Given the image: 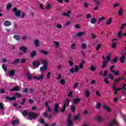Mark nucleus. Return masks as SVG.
Instances as JSON below:
<instances>
[{
	"label": "nucleus",
	"instance_id": "39448f33",
	"mask_svg": "<svg viewBox=\"0 0 126 126\" xmlns=\"http://www.w3.org/2000/svg\"><path fill=\"white\" fill-rule=\"evenodd\" d=\"M13 11L14 12L15 15L17 16V17H20V15H21V12L20 10H17L16 7L13 8Z\"/></svg>",
	"mask_w": 126,
	"mask_h": 126
},
{
	"label": "nucleus",
	"instance_id": "6e6552de",
	"mask_svg": "<svg viewBox=\"0 0 126 126\" xmlns=\"http://www.w3.org/2000/svg\"><path fill=\"white\" fill-rule=\"evenodd\" d=\"M71 117V114H69L68 118L67 119V125L68 126H72V122L70 120V117Z\"/></svg>",
	"mask_w": 126,
	"mask_h": 126
},
{
	"label": "nucleus",
	"instance_id": "5fc2aeb1",
	"mask_svg": "<svg viewBox=\"0 0 126 126\" xmlns=\"http://www.w3.org/2000/svg\"><path fill=\"white\" fill-rule=\"evenodd\" d=\"M104 82H105V84H109L110 82H109V79L108 78H105Z\"/></svg>",
	"mask_w": 126,
	"mask_h": 126
},
{
	"label": "nucleus",
	"instance_id": "2f4dec72",
	"mask_svg": "<svg viewBox=\"0 0 126 126\" xmlns=\"http://www.w3.org/2000/svg\"><path fill=\"white\" fill-rule=\"evenodd\" d=\"M73 101L75 104H78V103L80 102V98H74Z\"/></svg>",
	"mask_w": 126,
	"mask_h": 126
},
{
	"label": "nucleus",
	"instance_id": "c03bdc74",
	"mask_svg": "<svg viewBox=\"0 0 126 126\" xmlns=\"http://www.w3.org/2000/svg\"><path fill=\"white\" fill-rule=\"evenodd\" d=\"M79 68H80L78 66H76V65L75 66L74 70L76 73H77L78 72V71H79Z\"/></svg>",
	"mask_w": 126,
	"mask_h": 126
},
{
	"label": "nucleus",
	"instance_id": "69168bd1",
	"mask_svg": "<svg viewBox=\"0 0 126 126\" xmlns=\"http://www.w3.org/2000/svg\"><path fill=\"white\" fill-rule=\"evenodd\" d=\"M95 94L98 97H101V94H100V92H99V91H96L95 92Z\"/></svg>",
	"mask_w": 126,
	"mask_h": 126
},
{
	"label": "nucleus",
	"instance_id": "a19ab883",
	"mask_svg": "<svg viewBox=\"0 0 126 126\" xmlns=\"http://www.w3.org/2000/svg\"><path fill=\"white\" fill-rule=\"evenodd\" d=\"M35 55H36V51H33L31 53V58H34V57H35Z\"/></svg>",
	"mask_w": 126,
	"mask_h": 126
},
{
	"label": "nucleus",
	"instance_id": "09e8293b",
	"mask_svg": "<svg viewBox=\"0 0 126 126\" xmlns=\"http://www.w3.org/2000/svg\"><path fill=\"white\" fill-rule=\"evenodd\" d=\"M19 63V59H17L15 61H14L12 63V64H17V63Z\"/></svg>",
	"mask_w": 126,
	"mask_h": 126
},
{
	"label": "nucleus",
	"instance_id": "37998d69",
	"mask_svg": "<svg viewBox=\"0 0 126 126\" xmlns=\"http://www.w3.org/2000/svg\"><path fill=\"white\" fill-rule=\"evenodd\" d=\"M71 48L72 50H75L76 49V44L73 43L71 45Z\"/></svg>",
	"mask_w": 126,
	"mask_h": 126
},
{
	"label": "nucleus",
	"instance_id": "4d7b16f0",
	"mask_svg": "<svg viewBox=\"0 0 126 126\" xmlns=\"http://www.w3.org/2000/svg\"><path fill=\"white\" fill-rule=\"evenodd\" d=\"M101 103L100 102H98L97 104H96V108L97 109H100V107H101Z\"/></svg>",
	"mask_w": 126,
	"mask_h": 126
},
{
	"label": "nucleus",
	"instance_id": "4be33fe9",
	"mask_svg": "<svg viewBox=\"0 0 126 126\" xmlns=\"http://www.w3.org/2000/svg\"><path fill=\"white\" fill-rule=\"evenodd\" d=\"M59 104L56 103L55 105V107H54V112L55 113H56V114H57V113H58V112H59Z\"/></svg>",
	"mask_w": 126,
	"mask_h": 126
},
{
	"label": "nucleus",
	"instance_id": "6e6d98bb",
	"mask_svg": "<svg viewBox=\"0 0 126 126\" xmlns=\"http://www.w3.org/2000/svg\"><path fill=\"white\" fill-rule=\"evenodd\" d=\"M101 44H99L96 46V51H99V50H100V48H101Z\"/></svg>",
	"mask_w": 126,
	"mask_h": 126
},
{
	"label": "nucleus",
	"instance_id": "0e129e2a",
	"mask_svg": "<svg viewBox=\"0 0 126 126\" xmlns=\"http://www.w3.org/2000/svg\"><path fill=\"white\" fill-rule=\"evenodd\" d=\"M68 97H72V91H70L67 94Z\"/></svg>",
	"mask_w": 126,
	"mask_h": 126
},
{
	"label": "nucleus",
	"instance_id": "f03ea898",
	"mask_svg": "<svg viewBox=\"0 0 126 126\" xmlns=\"http://www.w3.org/2000/svg\"><path fill=\"white\" fill-rule=\"evenodd\" d=\"M112 88H113L114 91H115L114 92V93L116 94H118V92L117 91H119V90H123V91H125V90H126V84L123 85L122 88H116V85H113L112 86Z\"/></svg>",
	"mask_w": 126,
	"mask_h": 126
},
{
	"label": "nucleus",
	"instance_id": "de8ad7c7",
	"mask_svg": "<svg viewBox=\"0 0 126 126\" xmlns=\"http://www.w3.org/2000/svg\"><path fill=\"white\" fill-rule=\"evenodd\" d=\"M118 62V58L116 57L113 59L112 61L111 62V63H115Z\"/></svg>",
	"mask_w": 126,
	"mask_h": 126
},
{
	"label": "nucleus",
	"instance_id": "7c9ffc66",
	"mask_svg": "<svg viewBox=\"0 0 126 126\" xmlns=\"http://www.w3.org/2000/svg\"><path fill=\"white\" fill-rule=\"evenodd\" d=\"M47 66H44L43 67H41L40 68V71L41 72H43V71H45L47 70Z\"/></svg>",
	"mask_w": 126,
	"mask_h": 126
},
{
	"label": "nucleus",
	"instance_id": "ddd939ff",
	"mask_svg": "<svg viewBox=\"0 0 126 126\" xmlns=\"http://www.w3.org/2000/svg\"><path fill=\"white\" fill-rule=\"evenodd\" d=\"M33 78L34 79H36V80L41 81V80H43V79H44V74H42L39 77H34Z\"/></svg>",
	"mask_w": 126,
	"mask_h": 126
},
{
	"label": "nucleus",
	"instance_id": "8fccbe9b",
	"mask_svg": "<svg viewBox=\"0 0 126 126\" xmlns=\"http://www.w3.org/2000/svg\"><path fill=\"white\" fill-rule=\"evenodd\" d=\"M60 83L62 85H64V84H65V80H64V79H61L60 81Z\"/></svg>",
	"mask_w": 126,
	"mask_h": 126
},
{
	"label": "nucleus",
	"instance_id": "473e14b6",
	"mask_svg": "<svg viewBox=\"0 0 126 126\" xmlns=\"http://www.w3.org/2000/svg\"><path fill=\"white\" fill-rule=\"evenodd\" d=\"M112 56L111 54H109L107 55V56L106 57V60L105 61H106V62H110V61H111V57Z\"/></svg>",
	"mask_w": 126,
	"mask_h": 126
},
{
	"label": "nucleus",
	"instance_id": "a878e982",
	"mask_svg": "<svg viewBox=\"0 0 126 126\" xmlns=\"http://www.w3.org/2000/svg\"><path fill=\"white\" fill-rule=\"evenodd\" d=\"M20 50L22 51L24 53H26L27 52V48H26L25 46L20 47Z\"/></svg>",
	"mask_w": 126,
	"mask_h": 126
},
{
	"label": "nucleus",
	"instance_id": "bb28decb",
	"mask_svg": "<svg viewBox=\"0 0 126 126\" xmlns=\"http://www.w3.org/2000/svg\"><path fill=\"white\" fill-rule=\"evenodd\" d=\"M96 21H97V19L95 17H93L91 19V24H95L96 23Z\"/></svg>",
	"mask_w": 126,
	"mask_h": 126
},
{
	"label": "nucleus",
	"instance_id": "58836bf2",
	"mask_svg": "<svg viewBox=\"0 0 126 126\" xmlns=\"http://www.w3.org/2000/svg\"><path fill=\"white\" fill-rule=\"evenodd\" d=\"M40 53H41V54H43V55H45V56L49 55V52L44 50H41Z\"/></svg>",
	"mask_w": 126,
	"mask_h": 126
},
{
	"label": "nucleus",
	"instance_id": "4468645a",
	"mask_svg": "<svg viewBox=\"0 0 126 126\" xmlns=\"http://www.w3.org/2000/svg\"><path fill=\"white\" fill-rule=\"evenodd\" d=\"M39 62L40 63H42V64L45 66H47V65L48 64V61L47 60H43V59H39Z\"/></svg>",
	"mask_w": 126,
	"mask_h": 126
},
{
	"label": "nucleus",
	"instance_id": "f3484780",
	"mask_svg": "<svg viewBox=\"0 0 126 126\" xmlns=\"http://www.w3.org/2000/svg\"><path fill=\"white\" fill-rule=\"evenodd\" d=\"M6 99L8 100V101H14V100H16V97L15 96H13V97L6 96Z\"/></svg>",
	"mask_w": 126,
	"mask_h": 126
},
{
	"label": "nucleus",
	"instance_id": "79ce46f5",
	"mask_svg": "<svg viewBox=\"0 0 126 126\" xmlns=\"http://www.w3.org/2000/svg\"><path fill=\"white\" fill-rule=\"evenodd\" d=\"M71 23V21H67L65 24H64V26H69Z\"/></svg>",
	"mask_w": 126,
	"mask_h": 126
},
{
	"label": "nucleus",
	"instance_id": "6ab92c4d",
	"mask_svg": "<svg viewBox=\"0 0 126 126\" xmlns=\"http://www.w3.org/2000/svg\"><path fill=\"white\" fill-rule=\"evenodd\" d=\"M3 25L6 27H8V26H10V25H11V23L9 21H5L3 23Z\"/></svg>",
	"mask_w": 126,
	"mask_h": 126
},
{
	"label": "nucleus",
	"instance_id": "f257e3e1",
	"mask_svg": "<svg viewBox=\"0 0 126 126\" xmlns=\"http://www.w3.org/2000/svg\"><path fill=\"white\" fill-rule=\"evenodd\" d=\"M22 115L24 117L28 116L29 118V120H33L37 118V115H36L35 113L32 112H28V110H27L22 112Z\"/></svg>",
	"mask_w": 126,
	"mask_h": 126
},
{
	"label": "nucleus",
	"instance_id": "338daca9",
	"mask_svg": "<svg viewBox=\"0 0 126 126\" xmlns=\"http://www.w3.org/2000/svg\"><path fill=\"white\" fill-rule=\"evenodd\" d=\"M90 18H91V14H87L86 19H90Z\"/></svg>",
	"mask_w": 126,
	"mask_h": 126
},
{
	"label": "nucleus",
	"instance_id": "49530a36",
	"mask_svg": "<svg viewBox=\"0 0 126 126\" xmlns=\"http://www.w3.org/2000/svg\"><path fill=\"white\" fill-rule=\"evenodd\" d=\"M84 7H85V8H88V7H89V4H88L87 2H85L84 3Z\"/></svg>",
	"mask_w": 126,
	"mask_h": 126
},
{
	"label": "nucleus",
	"instance_id": "412c9836",
	"mask_svg": "<svg viewBox=\"0 0 126 126\" xmlns=\"http://www.w3.org/2000/svg\"><path fill=\"white\" fill-rule=\"evenodd\" d=\"M108 62L106 60H104L102 62V68H105L107 65H108Z\"/></svg>",
	"mask_w": 126,
	"mask_h": 126
},
{
	"label": "nucleus",
	"instance_id": "3c124183",
	"mask_svg": "<svg viewBox=\"0 0 126 126\" xmlns=\"http://www.w3.org/2000/svg\"><path fill=\"white\" fill-rule=\"evenodd\" d=\"M90 69L92 71H95V70H96V67L94 66H91Z\"/></svg>",
	"mask_w": 126,
	"mask_h": 126
},
{
	"label": "nucleus",
	"instance_id": "a211bd4d",
	"mask_svg": "<svg viewBox=\"0 0 126 126\" xmlns=\"http://www.w3.org/2000/svg\"><path fill=\"white\" fill-rule=\"evenodd\" d=\"M71 11L70 10L67 11V13L64 12L63 13V16H66V17H69Z\"/></svg>",
	"mask_w": 126,
	"mask_h": 126
},
{
	"label": "nucleus",
	"instance_id": "052dcab7",
	"mask_svg": "<svg viewBox=\"0 0 126 126\" xmlns=\"http://www.w3.org/2000/svg\"><path fill=\"white\" fill-rule=\"evenodd\" d=\"M11 6H12L11 4H8L6 6V9H9Z\"/></svg>",
	"mask_w": 126,
	"mask_h": 126
},
{
	"label": "nucleus",
	"instance_id": "1a4fd4ad",
	"mask_svg": "<svg viewBox=\"0 0 126 126\" xmlns=\"http://www.w3.org/2000/svg\"><path fill=\"white\" fill-rule=\"evenodd\" d=\"M53 44L54 45L55 48L56 49H59L60 47H61V42L57 41H54Z\"/></svg>",
	"mask_w": 126,
	"mask_h": 126
},
{
	"label": "nucleus",
	"instance_id": "9b49d317",
	"mask_svg": "<svg viewBox=\"0 0 126 126\" xmlns=\"http://www.w3.org/2000/svg\"><path fill=\"white\" fill-rule=\"evenodd\" d=\"M115 125H118V122H117V120L116 119H114L110 122L109 126H115Z\"/></svg>",
	"mask_w": 126,
	"mask_h": 126
},
{
	"label": "nucleus",
	"instance_id": "7ed1b4c3",
	"mask_svg": "<svg viewBox=\"0 0 126 126\" xmlns=\"http://www.w3.org/2000/svg\"><path fill=\"white\" fill-rule=\"evenodd\" d=\"M45 106L47 109V111H45L44 113H43V116L45 117V118H49V119H51V118H52V116L47 115L48 112H51V108L49 107V103L48 102H46Z\"/></svg>",
	"mask_w": 126,
	"mask_h": 126
},
{
	"label": "nucleus",
	"instance_id": "bf43d9fd",
	"mask_svg": "<svg viewBox=\"0 0 126 126\" xmlns=\"http://www.w3.org/2000/svg\"><path fill=\"white\" fill-rule=\"evenodd\" d=\"M2 67L3 69L4 70V71H6L7 68H6V66H5V64H3L2 65Z\"/></svg>",
	"mask_w": 126,
	"mask_h": 126
},
{
	"label": "nucleus",
	"instance_id": "f8f14e48",
	"mask_svg": "<svg viewBox=\"0 0 126 126\" xmlns=\"http://www.w3.org/2000/svg\"><path fill=\"white\" fill-rule=\"evenodd\" d=\"M115 41H118V39H113L112 40V48H113V49L116 48L118 44V43L115 42Z\"/></svg>",
	"mask_w": 126,
	"mask_h": 126
},
{
	"label": "nucleus",
	"instance_id": "72a5a7b5",
	"mask_svg": "<svg viewBox=\"0 0 126 126\" xmlns=\"http://www.w3.org/2000/svg\"><path fill=\"white\" fill-rule=\"evenodd\" d=\"M112 21H113V18H112V17L109 18V19L106 22V25H110V24H111V23H112Z\"/></svg>",
	"mask_w": 126,
	"mask_h": 126
},
{
	"label": "nucleus",
	"instance_id": "e2e57ef3",
	"mask_svg": "<svg viewBox=\"0 0 126 126\" xmlns=\"http://www.w3.org/2000/svg\"><path fill=\"white\" fill-rule=\"evenodd\" d=\"M68 63L70 65V66H73V62H72V61H69Z\"/></svg>",
	"mask_w": 126,
	"mask_h": 126
},
{
	"label": "nucleus",
	"instance_id": "4c0bfd02",
	"mask_svg": "<svg viewBox=\"0 0 126 126\" xmlns=\"http://www.w3.org/2000/svg\"><path fill=\"white\" fill-rule=\"evenodd\" d=\"M10 91H19V87L16 86L13 89H11Z\"/></svg>",
	"mask_w": 126,
	"mask_h": 126
},
{
	"label": "nucleus",
	"instance_id": "a18cd8bd",
	"mask_svg": "<svg viewBox=\"0 0 126 126\" xmlns=\"http://www.w3.org/2000/svg\"><path fill=\"white\" fill-rule=\"evenodd\" d=\"M97 120L98 122H102V121H103V118L100 116H98L97 117Z\"/></svg>",
	"mask_w": 126,
	"mask_h": 126
},
{
	"label": "nucleus",
	"instance_id": "c756f323",
	"mask_svg": "<svg viewBox=\"0 0 126 126\" xmlns=\"http://www.w3.org/2000/svg\"><path fill=\"white\" fill-rule=\"evenodd\" d=\"M13 38H14V39H15V40H16V41H20V36L18 35L15 34L13 36Z\"/></svg>",
	"mask_w": 126,
	"mask_h": 126
},
{
	"label": "nucleus",
	"instance_id": "393cba45",
	"mask_svg": "<svg viewBox=\"0 0 126 126\" xmlns=\"http://www.w3.org/2000/svg\"><path fill=\"white\" fill-rule=\"evenodd\" d=\"M85 64V61H82L79 64V68L80 69H82V68H83V65Z\"/></svg>",
	"mask_w": 126,
	"mask_h": 126
},
{
	"label": "nucleus",
	"instance_id": "680f3d73",
	"mask_svg": "<svg viewBox=\"0 0 126 126\" xmlns=\"http://www.w3.org/2000/svg\"><path fill=\"white\" fill-rule=\"evenodd\" d=\"M56 27L58 29H62L63 28V26L61 24H58Z\"/></svg>",
	"mask_w": 126,
	"mask_h": 126
},
{
	"label": "nucleus",
	"instance_id": "aec40b11",
	"mask_svg": "<svg viewBox=\"0 0 126 126\" xmlns=\"http://www.w3.org/2000/svg\"><path fill=\"white\" fill-rule=\"evenodd\" d=\"M40 40L39 39H36L34 41L33 44L35 47H39L40 46Z\"/></svg>",
	"mask_w": 126,
	"mask_h": 126
},
{
	"label": "nucleus",
	"instance_id": "2eb2a0df",
	"mask_svg": "<svg viewBox=\"0 0 126 126\" xmlns=\"http://www.w3.org/2000/svg\"><path fill=\"white\" fill-rule=\"evenodd\" d=\"M121 54L122 55V56L120 58V61L121 63H125V55L126 54H125L124 52H122Z\"/></svg>",
	"mask_w": 126,
	"mask_h": 126
},
{
	"label": "nucleus",
	"instance_id": "9d476101",
	"mask_svg": "<svg viewBox=\"0 0 126 126\" xmlns=\"http://www.w3.org/2000/svg\"><path fill=\"white\" fill-rule=\"evenodd\" d=\"M19 123V120L18 119H16V120H13L12 121V125L13 126H18L20 125Z\"/></svg>",
	"mask_w": 126,
	"mask_h": 126
},
{
	"label": "nucleus",
	"instance_id": "e433bc0d",
	"mask_svg": "<svg viewBox=\"0 0 126 126\" xmlns=\"http://www.w3.org/2000/svg\"><path fill=\"white\" fill-rule=\"evenodd\" d=\"M104 109H105V110H107L108 112H111V109H110V107L106 105H103Z\"/></svg>",
	"mask_w": 126,
	"mask_h": 126
},
{
	"label": "nucleus",
	"instance_id": "13d9d810",
	"mask_svg": "<svg viewBox=\"0 0 126 126\" xmlns=\"http://www.w3.org/2000/svg\"><path fill=\"white\" fill-rule=\"evenodd\" d=\"M108 77L109 78H110V79H112V80H114V76L111 74L108 75Z\"/></svg>",
	"mask_w": 126,
	"mask_h": 126
},
{
	"label": "nucleus",
	"instance_id": "c9c22d12",
	"mask_svg": "<svg viewBox=\"0 0 126 126\" xmlns=\"http://www.w3.org/2000/svg\"><path fill=\"white\" fill-rule=\"evenodd\" d=\"M27 76L28 77V79H29V80H31L32 79V76L31 75V74H30V72H28L27 74Z\"/></svg>",
	"mask_w": 126,
	"mask_h": 126
},
{
	"label": "nucleus",
	"instance_id": "cd10ccee",
	"mask_svg": "<svg viewBox=\"0 0 126 126\" xmlns=\"http://www.w3.org/2000/svg\"><path fill=\"white\" fill-rule=\"evenodd\" d=\"M15 71L14 69L11 70L9 72V76L12 77L14 75Z\"/></svg>",
	"mask_w": 126,
	"mask_h": 126
},
{
	"label": "nucleus",
	"instance_id": "774afa93",
	"mask_svg": "<svg viewBox=\"0 0 126 126\" xmlns=\"http://www.w3.org/2000/svg\"><path fill=\"white\" fill-rule=\"evenodd\" d=\"M44 122L45 121H44V119H43L42 118H40L39 119V122L40 123V124H44Z\"/></svg>",
	"mask_w": 126,
	"mask_h": 126
},
{
	"label": "nucleus",
	"instance_id": "20e7f679",
	"mask_svg": "<svg viewBox=\"0 0 126 126\" xmlns=\"http://www.w3.org/2000/svg\"><path fill=\"white\" fill-rule=\"evenodd\" d=\"M68 105H69V99L67 98L64 104L63 105V108L61 109V112L63 113L65 111V107H68Z\"/></svg>",
	"mask_w": 126,
	"mask_h": 126
},
{
	"label": "nucleus",
	"instance_id": "864d4df0",
	"mask_svg": "<svg viewBox=\"0 0 126 126\" xmlns=\"http://www.w3.org/2000/svg\"><path fill=\"white\" fill-rule=\"evenodd\" d=\"M86 44H85V43H82V45H81V48L83 50H85V49H86Z\"/></svg>",
	"mask_w": 126,
	"mask_h": 126
},
{
	"label": "nucleus",
	"instance_id": "603ef678",
	"mask_svg": "<svg viewBox=\"0 0 126 126\" xmlns=\"http://www.w3.org/2000/svg\"><path fill=\"white\" fill-rule=\"evenodd\" d=\"M71 110L73 113H74L75 112V106L74 105H71Z\"/></svg>",
	"mask_w": 126,
	"mask_h": 126
},
{
	"label": "nucleus",
	"instance_id": "dca6fc26",
	"mask_svg": "<svg viewBox=\"0 0 126 126\" xmlns=\"http://www.w3.org/2000/svg\"><path fill=\"white\" fill-rule=\"evenodd\" d=\"M106 19V17L104 16H102L98 18V19L97 20V24H99V23H101V22L104 21Z\"/></svg>",
	"mask_w": 126,
	"mask_h": 126
},
{
	"label": "nucleus",
	"instance_id": "5701e85b",
	"mask_svg": "<svg viewBox=\"0 0 126 126\" xmlns=\"http://www.w3.org/2000/svg\"><path fill=\"white\" fill-rule=\"evenodd\" d=\"M86 34V32H81L77 33L76 36H78V37H81V36H84V35H85Z\"/></svg>",
	"mask_w": 126,
	"mask_h": 126
},
{
	"label": "nucleus",
	"instance_id": "b1692460",
	"mask_svg": "<svg viewBox=\"0 0 126 126\" xmlns=\"http://www.w3.org/2000/svg\"><path fill=\"white\" fill-rule=\"evenodd\" d=\"M85 96L87 97V98H88L90 96V91L89 90H86L85 92Z\"/></svg>",
	"mask_w": 126,
	"mask_h": 126
},
{
	"label": "nucleus",
	"instance_id": "ea45409f",
	"mask_svg": "<svg viewBox=\"0 0 126 126\" xmlns=\"http://www.w3.org/2000/svg\"><path fill=\"white\" fill-rule=\"evenodd\" d=\"M124 78L122 77L117 78L116 80H114L115 83H118V81H120V80H123Z\"/></svg>",
	"mask_w": 126,
	"mask_h": 126
},
{
	"label": "nucleus",
	"instance_id": "c85d7f7f",
	"mask_svg": "<svg viewBox=\"0 0 126 126\" xmlns=\"http://www.w3.org/2000/svg\"><path fill=\"white\" fill-rule=\"evenodd\" d=\"M123 13H124V11L123 10V8L120 7L118 11V15L121 16V15H123Z\"/></svg>",
	"mask_w": 126,
	"mask_h": 126
},
{
	"label": "nucleus",
	"instance_id": "423d86ee",
	"mask_svg": "<svg viewBox=\"0 0 126 126\" xmlns=\"http://www.w3.org/2000/svg\"><path fill=\"white\" fill-rule=\"evenodd\" d=\"M40 63H41L40 61V59L38 60V61H35L33 62L32 63V64L33 66V69L37 68V67H39V66L41 64Z\"/></svg>",
	"mask_w": 126,
	"mask_h": 126
},
{
	"label": "nucleus",
	"instance_id": "f704fd0d",
	"mask_svg": "<svg viewBox=\"0 0 126 126\" xmlns=\"http://www.w3.org/2000/svg\"><path fill=\"white\" fill-rule=\"evenodd\" d=\"M117 36L118 38L121 39V38L123 37V32H122V31H120L118 32Z\"/></svg>",
	"mask_w": 126,
	"mask_h": 126
},
{
	"label": "nucleus",
	"instance_id": "0eeeda50",
	"mask_svg": "<svg viewBox=\"0 0 126 126\" xmlns=\"http://www.w3.org/2000/svg\"><path fill=\"white\" fill-rule=\"evenodd\" d=\"M113 68H115V66L112 65L110 68L111 72H112V73H113L114 75H115L116 76L119 75V74L120 73V71L118 70L116 72L115 70H113Z\"/></svg>",
	"mask_w": 126,
	"mask_h": 126
}]
</instances>
